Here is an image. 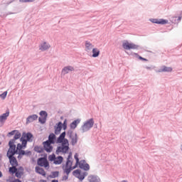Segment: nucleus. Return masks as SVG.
Segmentation results:
<instances>
[{"label":"nucleus","mask_w":182,"mask_h":182,"mask_svg":"<svg viewBox=\"0 0 182 182\" xmlns=\"http://www.w3.org/2000/svg\"><path fill=\"white\" fill-rule=\"evenodd\" d=\"M35 0H20V2H33Z\"/></svg>","instance_id":"c756f323"},{"label":"nucleus","mask_w":182,"mask_h":182,"mask_svg":"<svg viewBox=\"0 0 182 182\" xmlns=\"http://www.w3.org/2000/svg\"><path fill=\"white\" fill-rule=\"evenodd\" d=\"M71 143L73 145H75V143H77V139L76 137L72 138Z\"/></svg>","instance_id":"c85d7f7f"},{"label":"nucleus","mask_w":182,"mask_h":182,"mask_svg":"<svg viewBox=\"0 0 182 182\" xmlns=\"http://www.w3.org/2000/svg\"><path fill=\"white\" fill-rule=\"evenodd\" d=\"M18 139H21V133L20 132H17L15 135L13 139L10 140L9 142V148H11V143L12 146H16L15 145V144L16 143V140H18Z\"/></svg>","instance_id":"ddd939ff"},{"label":"nucleus","mask_w":182,"mask_h":182,"mask_svg":"<svg viewBox=\"0 0 182 182\" xmlns=\"http://www.w3.org/2000/svg\"><path fill=\"white\" fill-rule=\"evenodd\" d=\"M16 177H21V173H18V171L16 172Z\"/></svg>","instance_id":"2f4dec72"},{"label":"nucleus","mask_w":182,"mask_h":182,"mask_svg":"<svg viewBox=\"0 0 182 182\" xmlns=\"http://www.w3.org/2000/svg\"><path fill=\"white\" fill-rule=\"evenodd\" d=\"M18 166H12V167L9 168V172L12 173V174H14V173H16L18 171V168H16Z\"/></svg>","instance_id":"393cba45"},{"label":"nucleus","mask_w":182,"mask_h":182,"mask_svg":"<svg viewBox=\"0 0 182 182\" xmlns=\"http://www.w3.org/2000/svg\"><path fill=\"white\" fill-rule=\"evenodd\" d=\"M65 136H66V132H63L57 139V143H62V145L57 148L56 154H66L69 151V141L65 139Z\"/></svg>","instance_id":"f03ea898"},{"label":"nucleus","mask_w":182,"mask_h":182,"mask_svg":"<svg viewBox=\"0 0 182 182\" xmlns=\"http://www.w3.org/2000/svg\"><path fill=\"white\" fill-rule=\"evenodd\" d=\"M49 48H50V45L48 44L47 43H43V44H41V47H40V50H48V49H49Z\"/></svg>","instance_id":"4be33fe9"},{"label":"nucleus","mask_w":182,"mask_h":182,"mask_svg":"<svg viewBox=\"0 0 182 182\" xmlns=\"http://www.w3.org/2000/svg\"><path fill=\"white\" fill-rule=\"evenodd\" d=\"M8 117H9V110H7L6 113L0 116V127L4 126V123L6 122Z\"/></svg>","instance_id":"9b49d317"},{"label":"nucleus","mask_w":182,"mask_h":182,"mask_svg":"<svg viewBox=\"0 0 182 182\" xmlns=\"http://www.w3.org/2000/svg\"><path fill=\"white\" fill-rule=\"evenodd\" d=\"M40 115L41 117L38 118L39 122L41 123H45V122H46V117H48V113L46 112V111H41L40 112Z\"/></svg>","instance_id":"2eb2a0df"},{"label":"nucleus","mask_w":182,"mask_h":182,"mask_svg":"<svg viewBox=\"0 0 182 182\" xmlns=\"http://www.w3.org/2000/svg\"><path fill=\"white\" fill-rule=\"evenodd\" d=\"M122 47L126 50H130V49H139V46L136 45L133 43H129V41H126L122 43Z\"/></svg>","instance_id":"6e6552de"},{"label":"nucleus","mask_w":182,"mask_h":182,"mask_svg":"<svg viewBox=\"0 0 182 182\" xmlns=\"http://www.w3.org/2000/svg\"><path fill=\"white\" fill-rule=\"evenodd\" d=\"M9 134H11V136H14V134H15V131H12L11 132H9Z\"/></svg>","instance_id":"473e14b6"},{"label":"nucleus","mask_w":182,"mask_h":182,"mask_svg":"<svg viewBox=\"0 0 182 182\" xmlns=\"http://www.w3.org/2000/svg\"><path fill=\"white\" fill-rule=\"evenodd\" d=\"M36 173L41 174V176H43L44 177L46 176V172L45 171V170L39 166L36 167Z\"/></svg>","instance_id":"6ab92c4d"},{"label":"nucleus","mask_w":182,"mask_h":182,"mask_svg":"<svg viewBox=\"0 0 182 182\" xmlns=\"http://www.w3.org/2000/svg\"><path fill=\"white\" fill-rule=\"evenodd\" d=\"M8 95V91H5L4 92H3L1 95H0V97L1 99H3V100H4V99L6 98V96Z\"/></svg>","instance_id":"bb28decb"},{"label":"nucleus","mask_w":182,"mask_h":182,"mask_svg":"<svg viewBox=\"0 0 182 182\" xmlns=\"http://www.w3.org/2000/svg\"><path fill=\"white\" fill-rule=\"evenodd\" d=\"M77 124H79V120L73 121L70 124L71 129H76V127H77Z\"/></svg>","instance_id":"a878e982"},{"label":"nucleus","mask_w":182,"mask_h":182,"mask_svg":"<svg viewBox=\"0 0 182 182\" xmlns=\"http://www.w3.org/2000/svg\"><path fill=\"white\" fill-rule=\"evenodd\" d=\"M35 120H38V115H30L26 119V124H29V123H32V122H35Z\"/></svg>","instance_id":"dca6fc26"},{"label":"nucleus","mask_w":182,"mask_h":182,"mask_svg":"<svg viewBox=\"0 0 182 182\" xmlns=\"http://www.w3.org/2000/svg\"><path fill=\"white\" fill-rule=\"evenodd\" d=\"M90 182H100V178L95 176H91L89 177Z\"/></svg>","instance_id":"5701e85b"},{"label":"nucleus","mask_w":182,"mask_h":182,"mask_svg":"<svg viewBox=\"0 0 182 182\" xmlns=\"http://www.w3.org/2000/svg\"><path fill=\"white\" fill-rule=\"evenodd\" d=\"M16 153H18V157H21V156H31L32 154L30 151H25L22 149H18V146L12 145V142H10V148L7 151L6 156L11 166H18V160L14 156Z\"/></svg>","instance_id":"f257e3e1"},{"label":"nucleus","mask_w":182,"mask_h":182,"mask_svg":"<svg viewBox=\"0 0 182 182\" xmlns=\"http://www.w3.org/2000/svg\"><path fill=\"white\" fill-rule=\"evenodd\" d=\"M37 163L41 167H49V162H48V160L45 158L38 159Z\"/></svg>","instance_id":"f8f14e48"},{"label":"nucleus","mask_w":182,"mask_h":182,"mask_svg":"<svg viewBox=\"0 0 182 182\" xmlns=\"http://www.w3.org/2000/svg\"><path fill=\"white\" fill-rule=\"evenodd\" d=\"M93 48H95V46H93V44H92L89 41H85V50H86V52H90V50H92V49H94Z\"/></svg>","instance_id":"f3484780"},{"label":"nucleus","mask_w":182,"mask_h":182,"mask_svg":"<svg viewBox=\"0 0 182 182\" xmlns=\"http://www.w3.org/2000/svg\"><path fill=\"white\" fill-rule=\"evenodd\" d=\"M0 177H2V172L0 171Z\"/></svg>","instance_id":"f704fd0d"},{"label":"nucleus","mask_w":182,"mask_h":182,"mask_svg":"<svg viewBox=\"0 0 182 182\" xmlns=\"http://www.w3.org/2000/svg\"><path fill=\"white\" fill-rule=\"evenodd\" d=\"M49 161H53L54 164H62L63 162V157L62 156H58L56 157V155L55 154H53L48 156Z\"/></svg>","instance_id":"0eeeda50"},{"label":"nucleus","mask_w":182,"mask_h":182,"mask_svg":"<svg viewBox=\"0 0 182 182\" xmlns=\"http://www.w3.org/2000/svg\"><path fill=\"white\" fill-rule=\"evenodd\" d=\"M73 70H75L73 67L67 66L63 69L62 72H63V73H64V75H66V74L69 73L70 72H73Z\"/></svg>","instance_id":"a211bd4d"},{"label":"nucleus","mask_w":182,"mask_h":182,"mask_svg":"<svg viewBox=\"0 0 182 182\" xmlns=\"http://www.w3.org/2000/svg\"><path fill=\"white\" fill-rule=\"evenodd\" d=\"M55 140L56 135H55V134H50L48 136V140L43 143L44 150H46L47 153L52 152V151L53 150V146H52V144L55 143Z\"/></svg>","instance_id":"20e7f679"},{"label":"nucleus","mask_w":182,"mask_h":182,"mask_svg":"<svg viewBox=\"0 0 182 182\" xmlns=\"http://www.w3.org/2000/svg\"><path fill=\"white\" fill-rule=\"evenodd\" d=\"M73 175L77 177V178H79L80 181L85 180V174L82 173L80 172V170L77 169L73 171Z\"/></svg>","instance_id":"4468645a"},{"label":"nucleus","mask_w":182,"mask_h":182,"mask_svg":"<svg viewBox=\"0 0 182 182\" xmlns=\"http://www.w3.org/2000/svg\"><path fill=\"white\" fill-rule=\"evenodd\" d=\"M74 157L76 161L75 165L74 166H72V164H73L72 161V154L68 155L66 164L63 166V172L68 176L70 173V171H72V170H75V168L77 167V164H79V158L77 157V155H75Z\"/></svg>","instance_id":"7ed1b4c3"},{"label":"nucleus","mask_w":182,"mask_h":182,"mask_svg":"<svg viewBox=\"0 0 182 182\" xmlns=\"http://www.w3.org/2000/svg\"><path fill=\"white\" fill-rule=\"evenodd\" d=\"M51 182H58L57 180H53Z\"/></svg>","instance_id":"72a5a7b5"},{"label":"nucleus","mask_w":182,"mask_h":182,"mask_svg":"<svg viewBox=\"0 0 182 182\" xmlns=\"http://www.w3.org/2000/svg\"><path fill=\"white\" fill-rule=\"evenodd\" d=\"M32 139H33V135L31 133L23 134L21 138V141L22 144H17V150H23L26 148V144L28 141H32Z\"/></svg>","instance_id":"39448f33"},{"label":"nucleus","mask_w":182,"mask_h":182,"mask_svg":"<svg viewBox=\"0 0 182 182\" xmlns=\"http://www.w3.org/2000/svg\"><path fill=\"white\" fill-rule=\"evenodd\" d=\"M94 124H95V121L93 120V118L85 121L83 125L81 127V132H82V133L89 132V130H90L92 127H93Z\"/></svg>","instance_id":"423d86ee"},{"label":"nucleus","mask_w":182,"mask_h":182,"mask_svg":"<svg viewBox=\"0 0 182 182\" xmlns=\"http://www.w3.org/2000/svg\"><path fill=\"white\" fill-rule=\"evenodd\" d=\"M100 55V50L99 48H92V58H97Z\"/></svg>","instance_id":"aec40b11"},{"label":"nucleus","mask_w":182,"mask_h":182,"mask_svg":"<svg viewBox=\"0 0 182 182\" xmlns=\"http://www.w3.org/2000/svg\"><path fill=\"white\" fill-rule=\"evenodd\" d=\"M35 151H37V153H42V148L39 146H36L34 148Z\"/></svg>","instance_id":"cd10ccee"},{"label":"nucleus","mask_w":182,"mask_h":182,"mask_svg":"<svg viewBox=\"0 0 182 182\" xmlns=\"http://www.w3.org/2000/svg\"><path fill=\"white\" fill-rule=\"evenodd\" d=\"M77 166H79L80 168H82L85 171H88V170H90V166H89V164L86 163V161L85 160H82L80 161H78Z\"/></svg>","instance_id":"9d476101"},{"label":"nucleus","mask_w":182,"mask_h":182,"mask_svg":"<svg viewBox=\"0 0 182 182\" xmlns=\"http://www.w3.org/2000/svg\"><path fill=\"white\" fill-rule=\"evenodd\" d=\"M42 182H46L45 181H43Z\"/></svg>","instance_id":"c9c22d12"},{"label":"nucleus","mask_w":182,"mask_h":182,"mask_svg":"<svg viewBox=\"0 0 182 182\" xmlns=\"http://www.w3.org/2000/svg\"><path fill=\"white\" fill-rule=\"evenodd\" d=\"M173 68L171 67H167V66H162L161 68L159 70V72H172Z\"/></svg>","instance_id":"412c9836"},{"label":"nucleus","mask_w":182,"mask_h":182,"mask_svg":"<svg viewBox=\"0 0 182 182\" xmlns=\"http://www.w3.org/2000/svg\"><path fill=\"white\" fill-rule=\"evenodd\" d=\"M139 59H140V60H145V61H147V59L141 57V56H139Z\"/></svg>","instance_id":"7c9ffc66"},{"label":"nucleus","mask_w":182,"mask_h":182,"mask_svg":"<svg viewBox=\"0 0 182 182\" xmlns=\"http://www.w3.org/2000/svg\"><path fill=\"white\" fill-rule=\"evenodd\" d=\"M62 126L64 130H66V121L64 122L63 124L62 122H58V124L55 127V134H59L62 130Z\"/></svg>","instance_id":"1a4fd4ad"},{"label":"nucleus","mask_w":182,"mask_h":182,"mask_svg":"<svg viewBox=\"0 0 182 182\" xmlns=\"http://www.w3.org/2000/svg\"><path fill=\"white\" fill-rule=\"evenodd\" d=\"M153 22H154V23L165 25V23H167V20H164V19L157 20V19H155V20H154Z\"/></svg>","instance_id":"b1692460"},{"label":"nucleus","mask_w":182,"mask_h":182,"mask_svg":"<svg viewBox=\"0 0 182 182\" xmlns=\"http://www.w3.org/2000/svg\"><path fill=\"white\" fill-rule=\"evenodd\" d=\"M1 143L0 142V146H1Z\"/></svg>","instance_id":"e433bc0d"}]
</instances>
